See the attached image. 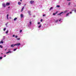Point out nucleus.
<instances>
[{
	"label": "nucleus",
	"instance_id": "nucleus-1",
	"mask_svg": "<svg viewBox=\"0 0 76 76\" xmlns=\"http://www.w3.org/2000/svg\"><path fill=\"white\" fill-rule=\"evenodd\" d=\"M20 45V44L19 43H17L15 44H13L11 45V47H14L15 46H16V45H17V46H19V45Z\"/></svg>",
	"mask_w": 76,
	"mask_h": 76
},
{
	"label": "nucleus",
	"instance_id": "nucleus-2",
	"mask_svg": "<svg viewBox=\"0 0 76 76\" xmlns=\"http://www.w3.org/2000/svg\"><path fill=\"white\" fill-rule=\"evenodd\" d=\"M10 50H11L10 49H8V51L6 53V54H8V53H13V51H10Z\"/></svg>",
	"mask_w": 76,
	"mask_h": 76
},
{
	"label": "nucleus",
	"instance_id": "nucleus-3",
	"mask_svg": "<svg viewBox=\"0 0 76 76\" xmlns=\"http://www.w3.org/2000/svg\"><path fill=\"white\" fill-rule=\"evenodd\" d=\"M2 7H5L6 6V4L3 3L2 4Z\"/></svg>",
	"mask_w": 76,
	"mask_h": 76
},
{
	"label": "nucleus",
	"instance_id": "nucleus-4",
	"mask_svg": "<svg viewBox=\"0 0 76 76\" xmlns=\"http://www.w3.org/2000/svg\"><path fill=\"white\" fill-rule=\"evenodd\" d=\"M34 3V1L31 0L30 1V3L31 4H32Z\"/></svg>",
	"mask_w": 76,
	"mask_h": 76
},
{
	"label": "nucleus",
	"instance_id": "nucleus-5",
	"mask_svg": "<svg viewBox=\"0 0 76 76\" xmlns=\"http://www.w3.org/2000/svg\"><path fill=\"white\" fill-rule=\"evenodd\" d=\"M28 13L29 14V15H31V11H28Z\"/></svg>",
	"mask_w": 76,
	"mask_h": 76
},
{
	"label": "nucleus",
	"instance_id": "nucleus-6",
	"mask_svg": "<svg viewBox=\"0 0 76 76\" xmlns=\"http://www.w3.org/2000/svg\"><path fill=\"white\" fill-rule=\"evenodd\" d=\"M10 5V3H8L7 2L6 4V6H9Z\"/></svg>",
	"mask_w": 76,
	"mask_h": 76
},
{
	"label": "nucleus",
	"instance_id": "nucleus-7",
	"mask_svg": "<svg viewBox=\"0 0 76 76\" xmlns=\"http://www.w3.org/2000/svg\"><path fill=\"white\" fill-rule=\"evenodd\" d=\"M20 17L21 18H23V14H21Z\"/></svg>",
	"mask_w": 76,
	"mask_h": 76
},
{
	"label": "nucleus",
	"instance_id": "nucleus-8",
	"mask_svg": "<svg viewBox=\"0 0 76 76\" xmlns=\"http://www.w3.org/2000/svg\"><path fill=\"white\" fill-rule=\"evenodd\" d=\"M67 12H68V10H66L64 12V13H67Z\"/></svg>",
	"mask_w": 76,
	"mask_h": 76
},
{
	"label": "nucleus",
	"instance_id": "nucleus-9",
	"mask_svg": "<svg viewBox=\"0 0 76 76\" xmlns=\"http://www.w3.org/2000/svg\"><path fill=\"white\" fill-rule=\"evenodd\" d=\"M53 9V7H52L50 9H49V11H50V10H51Z\"/></svg>",
	"mask_w": 76,
	"mask_h": 76
},
{
	"label": "nucleus",
	"instance_id": "nucleus-10",
	"mask_svg": "<svg viewBox=\"0 0 76 76\" xmlns=\"http://www.w3.org/2000/svg\"><path fill=\"white\" fill-rule=\"evenodd\" d=\"M24 7H23L22 8V9H21V12H23V10L24 9Z\"/></svg>",
	"mask_w": 76,
	"mask_h": 76
},
{
	"label": "nucleus",
	"instance_id": "nucleus-11",
	"mask_svg": "<svg viewBox=\"0 0 76 76\" xmlns=\"http://www.w3.org/2000/svg\"><path fill=\"white\" fill-rule=\"evenodd\" d=\"M69 13H68L66 15V17H67V16H69Z\"/></svg>",
	"mask_w": 76,
	"mask_h": 76
},
{
	"label": "nucleus",
	"instance_id": "nucleus-12",
	"mask_svg": "<svg viewBox=\"0 0 76 76\" xmlns=\"http://www.w3.org/2000/svg\"><path fill=\"white\" fill-rule=\"evenodd\" d=\"M18 19V18H15L14 19V21H15V20H16Z\"/></svg>",
	"mask_w": 76,
	"mask_h": 76
},
{
	"label": "nucleus",
	"instance_id": "nucleus-13",
	"mask_svg": "<svg viewBox=\"0 0 76 76\" xmlns=\"http://www.w3.org/2000/svg\"><path fill=\"white\" fill-rule=\"evenodd\" d=\"M62 13H63V12H61L60 13H59L58 14V15H60L62 14Z\"/></svg>",
	"mask_w": 76,
	"mask_h": 76
},
{
	"label": "nucleus",
	"instance_id": "nucleus-14",
	"mask_svg": "<svg viewBox=\"0 0 76 76\" xmlns=\"http://www.w3.org/2000/svg\"><path fill=\"white\" fill-rule=\"evenodd\" d=\"M41 27V24H40V25L38 27L39 28H40Z\"/></svg>",
	"mask_w": 76,
	"mask_h": 76
},
{
	"label": "nucleus",
	"instance_id": "nucleus-15",
	"mask_svg": "<svg viewBox=\"0 0 76 76\" xmlns=\"http://www.w3.org/2000/svg\"><path fill=\"white\" fill-rule=\"evenodd\" d=\"M8 16H9V15L7 14V19H9V18L8 17Z\"/></svg>",
	"mask_w": 76,
	"mask_h": 76
},
{
	"label": "nucleus",
	"instance_id": "nucleus-16",
	"mask_svg": "<svg viewBox=\"0 0 76 76\" xmlns=\"http://www.w3.org/2000/svg\"><path fill=\"white\" fill-rule=\"evenodd\" d=\"M18 4L19 5H20V4H21V3L20 2H18Z\"/></svg>",
	"mask_w": 76,
	"mask_h": 76
},
{
	"label": "nucleus",
	"instance_id": "nucleus-17",
	"mask_svg": "<svg viewBox=\"0 0 76 76\" xmlns=\"http://www.w3.org/2000/svg\"><path fill=\"white\" fill-rule=\"evenodd\" d=\"M4 42L3 41H1L0 42V44H1V43L2 44H3Z\"/></svg>",
	"mask_w": 76,
	"mask_h": 76
},
{
	"label": "nucleus",
	"instance_id": "nucleus-18",
	"mask_svg": "<svg viewBox=\"0 0 76 76\" xmlns=\"http://www.w3.org/2000/svg\"><path fill=\"white\" fill-rule=\"evenodd\" d=\"M8 32H9V31L7 30V31L6 32V34H8Z\"/></svg>",
	"mask_w": 76,
	"mask_h": 76
},
{
	"label": "nucleus",
	"instance_id": "nucleus-19",
	"mask_svg": "<svg viewBox=\"0 0 76 76\" xmlns=\"http://www.w3.org/2000/svg\"><path fill=\"white\" fill-rule=\"evenodd\" d=\"M6 28H4V31H6Z\"/></svg>",
	"mask_w": 76,
	"mask_h": 76
},
{
	"label": "nucleus",
	"instance_id": "nucleus-20",
	"mask_svg": "<svg viewBox=\"0 0 76 76\" xmlns=\"http://www.w3.org/2000/svg\"><path fill=\"white\" fill-rule=\"evenodd\" d=\"M60 5H57L56 6L57 7H60Z\"/></svg>",
	"mask_w": 76,
	"mask_h": 76
},
{
	"label": "nucleus",
	"instance_id": "nucleus-21",
	"mask_svg": "<svg viewBox=\"0 0 76 76\" xmlns=\"http://www.w3.org/2000/svg\"><path fill=\"white\" fill-rule=\"evenodd\" d=\"M74 12L76 13V10L75 9L74 10Z\"/></svg>",
	"mask_w": 76,
	"mask_h": 76
},
{
	"label": "nucleus",
	"instance_id": "nucleus-22",
	"mask_svg": "<svg viewBox=\"0 0 76 76\" xmlns=\"http://www.w3.org/2000/svg\"><path fill=\"white\" fill-rule=\"evenodd\" d=\"M22 32V30H21L20 31V33H21V32Z\"/></svg>",
	"mask_w": 76,
	"mask_h": 76
},
{
	"label": "nucleus",
	"instance_id": "nucleus-23",
	"mask_svg": "<svg viewBox=\"0 0 76 76\" xmlns=\"http://www.w3.org/2000/svg\"><path fill=\"white\" fill-rule=\"evenodd\" d=\"M58 20H56V23H57V22H58Z\"/></svg>",
	"mask_w": 76,
	"mask_h": 76
},
{
	"label": "nucleus",
	"instance_id": "nucleus-24",
	"mask_svg": "<svg viewBox=\"0 0 76 76\" xmlns=\"http://www.w3.org/2000/svg\"><path fill=\"white\" fill-rule=\"evenodd\" d=\"M16 49H15L13 50L14 51H16Z\"/></svg>",
	"mask_w": 76,
	"mask_h": 76
},
{
	"label": "nucleus",
	"instance_id": "nucleus-25",
	"mask_svg": "<svg viewBox=\"0 0 76 76\" xmlns=\"http://www.w3.org/2000/svg\"><path fill=\"white\" fill-rule=\"evenodd\" d=\"M56 13H53V16H54V15H56Z\"/></svg>",
	"mask_w": 76,
	"mask_h": 76
},
{
	"label": "nucleus",
	"instance_id": "nucleus-26",
	"mask_svg": "<svg viewBox=\"0 0 76 76\" xmlns=\"http://www.w3.org/2000/svg\"><path fill=\"white\" fill-rule=\"evenodd\" d=\"M2 59V57H0V59Z\"/></svg>",
	"mask_w": 76,
	"mask_h": 76
},
{
	"label": "nucleus",
	"instance_id": "nucleus-27",
	"mask_svg": "<svg viewBox=\"0 0 76 76\" xmlns=\"http://www.w3.org/2000/svg\"><path fill=\"white\" fill-rule=\"evenodd\" d=\"M0 47H1V48H3V46H2L1 45H0Z\"/></svg>",
	"mask_w": 76,
	"mask_h": 76
},
{
	"label": "nucleus",
	"instance_id": "nucleus-28",
	"mask_svg": "<svg viewBox=\"0 0 76 76\" xmlns=\"http://www.w3.org/2000/svg\"><path fill=\"white\" fill-rule=\"evenodd\" d=\"M29 23L30 25H31V24H32V23L31 22H30Z\"/></svg>",
	"mask_w": 76,
	"mask_h": 76
},
{
	"label": "nucleus",
	"instance_id": "nucleus-29",
	"mask_svg": "<svg viewBox=\"0 0 76 76\" xmlns=\"http://www.w3.org/2000/svg\"><path fill=\"white\" fill-rule=\"evenodd\" d=\"M15 35H13L12 36V37H15Z\"/></svg>",
	"mask_w": 76,
	"mask_h": 76
},
{
	"label": "nucleus",
	"instance_id": "nucleus-30",
	"mask_svg": "<svg viewBox=\"0 0 76 76\" xmlns=\"http://www.w3.org/2000/svg\"><path fill=\"white\" fill-rule=\"evenodd\" d=\"M40 24V23H39V22H38V25H39V24Z\"/></svg>",
	"mask_w": 76,
	"mask_h": 76
},
{
	"label": "nucleus",
	"instance_id": "nucleus-31",
	"mask_svg": "<svg viewBox=\"0 0 76 76\" xmlns=\"http://www.w3.org/2000/svg\"><path fill=\"white\" fill-rule=\"evenodd\" d=\"M40 21L41 22H42V19H41L40 20Z\"/></svg>",
	"mask_w": 76,
	"mask_h": 76
},
{
	"label": "nucleus",
	"instance_id": "nucleus-32",
	"mask_svg": "<svg viewBox=\"0 0 76 76\" xmlns=\"http://www.w3.org/2000/svg\"><path fill=\"white\" fill-rule=\"evenodd\" d=\"M15 38H18V36H15Z\"/></svg>",
	"mask_w": 76,
	"mask_h": 76
},
{
	"label": "nucleus",
	"instance_id": "nucleus-33",
	"mask_svg": "<svg viewBox=\"0 0 76 76\" xmlns=\"http://www.w3.org/2000/svg\"><path fill=\"white\" fill-rule=\"evenodd\" d=\"M17 39H18V40H19V39H20L19 38H17Z\"/></svg>",
	"mask_w": 76,
	"mask_h": 76
},
{
	"label": "nucleus",
	"instance_id": "nucleus-34",
	"mask_svg": "<svg viewBox=\"0 0 76 76\" xmlns=\"http://www.w3.org/2000/svg\"><path fill=\"white\" fill-rule=\"evenodd\" d=\"M6 25V26H7V23L5 24Z\"/></svg>",
	"mask_w": 76,
	"mask_h": 76
},
{
	"label": "nucleus",
	"instance_id": "nucleus-35",
	"mask_svg": "<svg viewBox=\"0 0 76 76\" xmlns=\"http://www.w3.org/2000/svg\"><path fill=\"white\" fill-rule=\"evenodd\" d=\"M70 14H72V12H70Z\"/></svg>",
	"mask_w": 76,
	"mask_h": 76
},
{
	"label": "nucleus",
	"instance_id": "nucleus-36",
	"mask_svg": "<svg viewBox=\"0 0 76 76\" xmlns=\"http://www.w3.org/2000/svg\"><path fill=\"white\" fill-rule=\"evenodd\" d=\"M60 20H61V19H60L59 20V22H60Z\"/></svg>",
	"mask_w": 76,
	"mask_h": 76
},
{
	"label": "nucleus",
	"instance_id": "nucleus-37",
	"mask_svg": "<svg viewBox=\"0 0 76 76\" xmlns=\"http://www.w3.org/2000/svg\"><path fill=\"white\" fill-rule=\"evenodd\" d=\"M70 3L69 2V5H70Z\"/></svg>",
	"mask_w": 76,
	"mask_h": 76
},
{
	"label": "nucleus",
	"instance_id": "nucleus-38",
	"mask_svg": "<svg viewBox=\"0 0 76 76\" xmlns=\"http://www.w3.org/2000/svg\"><path fill=\"white\" fill-rule=\"evenodd\" d=\"M43 16H45V15H43Z\"/></svg>",
	"mask_w": 76,
	"mask_h": 76
},
{
	"label": "nucleus",
	"instance_id": "nucleus-39",
	"mask_svg": "<svg viewBox=\"0 0 76 76\" xmlns=\"http://www.w3.org/2000/svg\"><path fill=\"white\" fill-rule=\"evenodd\" d=\"M20 1H22V0H20Z\"/></svg>",
	"mask_w": 76,
	"mask_h": 76
},
{
	"label": "nucleus",
	"instance_id": "nucleus-40",
	"mask_svg": "<svg viewBox=\"0 0 76 76\" xmlns=\"http://www.w3.org/2000/svg\"><path fill=\"white\" fill-rule=\"evenodd\" d=\"M6 50H7V49H5V51H6Z\"/></svg>",
	"mask_w": 76,
	"mask_h": 76
},
{
	"label": "nucleus",
	"instance_id": "nucleus-41",
	"mask_svg": "<svg viewBox=\"0 0 76 76\" xmlns=\"http://www.w3.org/2000/svg\"><path fill=\"white\" fill-rule=\"evenodd\" d=\"M6 55H4V57H6Z\"/></svg>",
	"mask_w": 76,
	"mask_h": 76
},
{
	"label": "nucleus",
	"instance_id": "nucleus-42",
	"mask_svg": "<svg viewBox=\"0 0 76 76\" xmlns=\"http://www.w3.org/2000/svg\"><path fill=\"white\" fill-rule=\"evenodd\" d=\"M70 0H67V1H70Z\"/></svg>",
	"mask_w": 76,
	"mask_h": 76
},
{
	"label": "nucleus",
	"instance_id": "nucleus-43",
	"mask_svg": "<svg viewBox=\"0 0 76 76\" xmlns=\"http://www.w3.org/2000/svg\"><path fill=\"white\" fill-rule=\"evenodd\" d=\"M71 11L72 12V11H73V10H72Z\"/></svg>",
	"mask_w": 76,
	"mask_h": 76
},
{
	"label": "nucleus",
	"instance_id": "nucleus-44",
	"mask_svg": "<svg viewBox=\"0 0 76 76\" xmlns=\"http://www.w3.org/2000/svg\"><path fill=\"white\" fill-rule=\"evenodd\" d=\"M57 12H56V13L55 14H57Z\"/></svg>",
	"mask_w": 76,
	"mask_h": 76
},
{
	"label": "nucleus",
	"instance_id": "nucleus-45",
	"mask_svg": "<svg viewBox=\"0 0 76 76\" xmlns=\"http://www.w3.org/2000/svg\"><path fill=\"white\" fill-rule=\"evenodd\" d=\"M8 8H10V7H8Z\"/></svg>",
	"mask_w": 76,
	"mask_h": 76
}]
</instances>
